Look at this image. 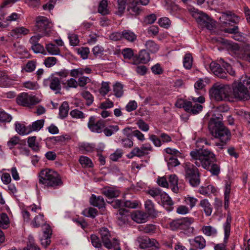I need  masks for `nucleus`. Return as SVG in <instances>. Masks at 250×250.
<instances>
[{"mask_svg": "<svg viewBox=\"0 0 250 250\" xmlns=\"http://www.w3.org/2000/svg\"><path fill=\"white\" fill-rule=\"evenodd\" d=\"M190 155L192 160L195 161L194 163L196 166H202L209 170L213 175H217L219 173V167L214 164L216 161L215 155L211 151L207 149L195 150L191 151Z\"/></svg>", "mask_w": 250, "mask_h": 250, "instance_id": "obj_1", "label": "nucleus"}, {"mask_svg": "<svg viewBox=\"0 0 250 250\" xmlns=\"http://www.w3.org/2000/svg\"><path fill=\"white\" fill-rule=\"evenodd\" d=\"M222 115L212 117L208 123V128L210 134L220 142L215 143V146L222 149L228 141L230 140L231 133L221 121Z\"/></svg>", "mask_w": 250, "mask_h": 250, "instance_id": "obj_2", "label": "nucleus"}, {"mask_svg": "<svg viewBox=\"0 0 250 250\" xmlns=\"http://www.w3.org/2000/svg\"><path fill=\"white\" fill-rule=\"evenodd\" d=\"M232 96L240 100L247 101L250 99V77L243 76L239 82L233 83Z\"/></svg>", "mask_w": 250, "mask_h": 250, "instance_id": "obj_3", "label": "nucleus"}, {"mask_svg": "<svg viewBox=\"0 0 250 250\" xmlns=\"http://www.w3.org/2000/svg\"><path fill=\"white\" fill-rule=\"evenodd\" d=\"M39 183L47 187L56 188L63 185L60 175L56 171L46 168L39 174Z\"/></svg>", "mask_w": 250, "mask_h": 250, "instance_id": "obj_4", "label": "nucleus"}, {"mask_svg": "<svg viewBox=\"0 0 250 250\" xmlns=\"http://www.w3.org/2000/svg\"><path fill=\"white\" fill-rule=\"evenodd\" d=\"M194 222V219L191 217H183L180 219L173 220L169 223V227L172 230L178 229L184 230V233L189 236L193 233L194 229L191 227Z\"/></svg>", "mask_w": 250, "mask_h": 250, "instance_id": "obj_5", "label": "nucleus"}, {"mask_svg": "<svg viewBox=\"0 0 250 250\" xmlns=\"http://www.w3.org/2000/svg\"><path fill=\"white\" fill-rule=\"evenodd\" d=\"M209 93L217 101L230 100L232 96L231 88L229 85H219L212 87Z\"/></svg>", "mask_w": 250, "mask_h": 250, "instance_id": "obj_6", "label": "nucleus"}, {"mask_svg": "<svg viewBox=\"0 0 250 250\" xmlns=\"http://www.w3.org/2000/svg\"><path fill=\"white\" fill-rule=\"evenodd\" d=\"M185 178L193 187H198L200 183V173L198 169L192 164L187 162L184 164Z\"/></svg>", "mask_w": 250, "mask_h": 250, "instance_id": "obj_7", "label": "nucleus"}, {"mask_svg": "<svg viewBox=\"0 0 250 250\" xmlns=\"http://www.w3.org/2000/svg\"><path fill=\"white\" fill-rule=\"evenodd\" d=\"M189 11L199 24L208 30L213 29L215 26L214 21L207 14L194 8H190Z\"/></svg>", "mask_w": 250, "mask_h": 250, "instance_id": "obj_8", "label": "nucleus"}, {"mask_svg": "<svg viewBox=\"0 0 250 250\" xmlns=\"http://www.w3.org/2000/svg\"><path fill=\"white\" fill-rule=\"evenodd\" d=\"M53 24L45 17L40 16L36 19L35 30L44 36H49Z\"/></svg>", "mask_w": 250, "mask_h": 250, "instance_id": "obj_9", "label": "nucleus"}, {"mask_svg": "<svg viewBox=\"0 0 250 250\" xmlns=\"http://www.w3.org/2000/svg\"><path fill=\"white\" fill-rule=\"evenodd\" d=\"M100 233L104 246L105 248L111 249L119 245V242L117 239L114 238L111 240V235L107 228H101L100 229Z\"/></svg>", "mask_w": 250, "mask_h": 250, "instance_id": "obj_10", "label": "nucleus"}, {"mask_svg": "<svg viewBox=\"0 0 250 250\" xmlns=\"http://www.w3.org/2000/svg\"><path fill=\"white\" fill-rule=\"evenodd\" d=\"M40 102L39 100L35 96H30L27 93L23 92L17 97V103L19 105L29 107L35 105Z\"/></svg>", "mask_w": 250, "mask_h": 250, "instance_id": "obj_11", "label": "nucleus"}, {"mask_svg": "<svg viewBox=\"0 0 250 250\" xmlns=\"http://www.w3.org/2000/svg\"><path fill=\"white\" fill-rule=\"evenodd\" d=\"M44 86H48L50 88L55 92V94L60 93L61 90V85L60 79L53 76L45 79L43 81Z\"/></svg>", "mask_w": 250, "mask_h": 250, "instance_id": "obj_12", "label": "nucleus"}, {"mask_svg": "<svg viewBox=\"0 0 250 250\" xmlns=\"http://www.w3.org/2000/svg\"><path fill=\"white\" fill-rule=\"evenodd\" d=\"M87 125L92 132L99 133L102 132L103 129L105 126V122L103 120L96 121V118L94 116H91L89 118Z\"/></svg>", "mask_w": 250, "mask_h": 250, "instance_id": "obj_13", "label": "nucleus"}, {"mask_svg": "<svg viewBox=\"0 0 250 250\" xmlns=\"http://www.w3.org/2000/svg\"><path fill=\"white\" fill-rule=\"evenodd\" d=\"M137 241L139 243V246L141 249H144L150 248L152 247L158 248L156 244L158 243L154 239H150L146 236H142L138 238Z\"/></svg>", "mask_w": 250, "mask_h": 250, "instance_id": "obj_14", "label": "nucleus"}, {"mask_svg": "<svg viewBox=\"0 0 250 250\" xmlns=\"http://www.w3.org/2000/svg\"><path fill=\"white\" fill-rule=\"evenodd\" d=\"M149 54L146 50H142L139 52L138 55H135L133 57V64L139 63H146L150 61Z\"/></svg>", "mask_w": 250, "mask_h": 250, "instance_id": "obj_15", "label": "nucleus"}, {"mask_svg": "<svg viewBox=\"0 0 250 250\" xmlns=\"http://www.w3.org/2000/svg\"><path fill=\"white\" fill-rule=\"evenodd\" d=\"M211 71L218 77L221 79H227L228 77L226 72L221 68L220 64L212 62L209 65Z\"/></svg>", "mask_w": 250, "mask_h": 250, "instance_id": "obj_16", "label": "nucleus"}, {"mask_svg": "<svg viewBox=\"0 0 250 250\" xmlns=\"http://www.w3.org/2000/svg\"><path fill=\"white\" fill-rule=\"evenodd\" d=\"M211 71L218 77L221 79H227L228 77L226 72L221 68L220 64L212 62L209 65Z\"/></svg>", "mask_w": 250, "mask_h": 250, "instance_id": "obj_17", "label": "nucleus"}, {"mask_svg": "<svg viewBox=\"0 0 250 250\" xmlns=\"http://www.w3.org/2000/svg\"><path fill=\"white\" fill-rule=\"evenodd\" d=\"M141 6L139 3V0H132L129 2L127 11L129 14L133 16H137L142 11Z\"/></svg>", "mask_w": 250, "mask_h": 250, "instance_id": "obj_18", "label": "nucleus"}, {"mask_svg": "<svg viewBox=\"0 0 250 250\" xmlns=\"http://www.w3.org/2000/svg\"><path fill=\"white\" fill-rule=\"evenodd\" d=\"M130 217L137 223H143L146 221L148 216L144 212L136 210L130 215Z\"/></svg>", "mask_w": 250, "mask_h": 250, "instance_id": "obj_19", "label": "nucleus"}, {"mask_svg": "<svg viewBox=\"0 0 250 250\" xmlns=\"http://www.w3.org/2000/svg\"><path fill=\"white\" fill-rule=\"evenodd\" d=\"M160 198L163 206L165 207L168 211H171L173 208L172 207L173 202L171 198L164 192H162Z\"/></svg>", "mask_w": 250, "mask_h": 250, "instance_id": "obj_20", "label": "nucleus"}, {"mask_svg": "<svg viewBox=\"0 0 250 250\" xmlns=\"http://www.w3.org/2000/svg\"><path fill=\"white\" fill-rule=\"evenodd\" d=\"M89 202L91 205L98 207L99 208L104 207L105 205L104 199L102 196H96L95 194H92L89 199Z\"/></svg>", "mask_w": 250, "mask_h": 250, "instance_id": "obj_21", "label": "nucleus"}, {"mask_svg": "<svg viewBox=\"0 0 250 250\" xmlns=\"http://www.w3.org/2000/svg\"><path fill=\"white\" fill-rule=\"evenodd\" d=\"M199 206L203 208L206 216H209L211 214L212 208L208 199L201 200Z\"/></svg>", "mask_w": 250, "mask_h": 250, "instance_id": "obj_22", "label": "nucleus"}, {"mask_svg": "<svg viewBox=\"0 0 250 250\" xmlns=\"http://www.w3.org/2000/svg\"><path fill=\"white\" fill-rule=\"evenodd\" d=\"M102 193L110 199L118 197L120 195V192L118 190H115L110 187H107L103 188Z\"/></svg>", "mask_w": 250, "mask_h": 250, "instance_id": "obj_23", "label": "nucleus"}, {"mask_svg": "<svg viewBox=\"0 0 250 250\" xmlns=\"http://www.w3.org/2000/svg\"><path fill=\"white\" fill-rule=\"evenodd\" d=\"M10 2V0H7L5 1L0 6V27H5L8 25L9 23L7 21V18L5 19V13L1 11V9H2L6 5Z\"/></svg>", "mask_w": 250, "mask_h": 250, "instance_id": "obj_24", "label": "nucleus"}, {"mask_svg": "<svg viewBox=\"0 0 250 250\" xmlns=\"http://www.w3.org/2000/svg\"><path fill=\"white\" fill-rule=\"evenodd\" d=\"M145 208L149 215L156 216L157 211L154 208V204L150 200H147L145 204Z\"/></svg>", "mask_w": 250, "mask_h": 250, "instance_id": "obj_25", "label": "nucleus"}, {"mask_svg": "<svg viewBox=\"0 0 250 250\" xmlns=\"http://www.w3.org/2000/svg\"><path fill=\"white\" fill-rule=\"evenodd\" d=\"M231 221V217L228 215L224 226L225 233L224 242L225 243H227L228 239L230 235Z\"/></svg>", "mask_w": 250, "mask_h": 250, "instance_id": "obj_26", "label": "nucleus"}, {"mask_svg": "<svg viewBox=\"0 0 250 250\" xmlns=\"http://www.w3.org/2000/svg\"><path fill=\"white\" fill-rule=\"evenodd\" d=\"M117 215H118V220L123 223H125L127 221L129 217L128 210L124 208L119 209Z\"/></svg>", "mask_w": 250, "mask_h": 250, "instance_id": "obj_27", "label": "nucleus"}, {"mask_svg": "<svg viewBox=\"0 0 250 250\" xmlns=\"http://www.w3.org/2000/svg\"><path fill=\"white\" fill-rule=\"evenodd\" d=\"M16 131L21 135L28 134L31 133V130H29V126H25L24 125L17 123L15 125Z\"/></svg>", "mask_w": 250, "mask_h": 250, "instance_id": "obj_28", "label": "nucleus"}, {"mask_svg": "<svg viewBox=\"0 0 250 250\" xmlns=\"http://www.w3.org/2000/svg\"><path fill=\"white\" fill-rule=\"evenodd\" d=\"M28 145L34 151L38 152L40 150V146L39 144L36 142V137L32 136L28 138Z\"/></svg>", "mask_w": 250, "mask_h": 250, "instance_id": "obj_29", "label": "nucleus"}, {"mask_svg": "<svg viewBox=\"0 0 250 250\" xmlns=\"http://www.w3.org/2000/svg\"><path fill=\"white\" fill-rule=\"evenodd\" d=\"M192 241L194 242L196 244L195 246L200 249H203L206 247V240L204 237L201 236L195 237L192 241L191 240H189V242L191 245H192V243H191Z\"/></svg>", "mask_w": 250, "mask_h": 250, "instance_id": "obj_30", "label": "nucleus"}, {"mask_svg": "<svg viewBox=\"0 0 250 250\" xmlns=\"http://www.w3.org/2000/svg\"><path fill=\"white\" fill-rule=\"evenodd\" d=\"M69 107L67 102L62 103L59 108V115L62 119L65 118L68 115Z\"/></svg>", "mask_w": 250, "mask_h": 250, "instance_id": "obj_31", "label": "nucleus"}, {"mask_svg": "<svg viewBox=\"0 0 250 250\" xmlns=\"http://www.w3.org/2000/svg\"><path fill=\"white\" fill-rule=\"evenodd\" d=\"M123 85L119 82H116L114 84L113 90L114 92V95L117 98H120L123 95Z\"/></svg>", "mask_w": 250, "mask_h": 250, "instance_id": "obj_32", "label": "nucleus"}, {"mask_svg": "<svg viewBox=\"0 0 250 250\" xmlns=\"http://www.w3.org/2000/svg\"><path fill=\"white\" fill-rule=\"evenodd\" d=\"M44 123L43 119L37 120L32 123V125H29V130L31 132L34 131H39L43 127Z\"/></svg>", "mask_w": 250, "mask_h": 250, "instance_id": "obj_33", "label": "nucleus"}, {"mask_svg": "<svg viewBox=\"0 0 250 250\" xmlns=\"http://www.w3.org/2000/svg\"><path fill=\"white\" fill-rule=\"evenodd\" d=\"M145 45L146 49L152 53H156L159 48V45L152 40L147 41Z\"/></svg>", "mask_w": 250, "mask_h": 250, "instance_id": "obj_34", "label": "nucleus"}, {"mask_svg": "<svg viewBox=\"0 0 250 250\" xmlns=\"http://www.w3.org/2000/svg\"><path fill=\"white\" fill-rule=\"evenodd\" d=\"M29 32V29L24 27H18L16 28L15 29L12 30L11 33V35L16 36L17 37H19L21 35H25L28 34Z\"/></svg>", "mask_w": 250, "mask_h": 250, "instance_id": "obj_35", "label": "nucleus"}, {"mask_svg": "<svg viewBox=\"0 0 250 250\" xmlns=\"http://www.w3.org/2000/svg\"><path fill=\"white\" fill-rule=\"evenodd\" d=\"M10 84V80L3 71H0V87H7Z\"/></svg>", "mask_w": 250, "mask_h": 250, "instance_id": "obj_36", "label": "nucleus"}, {"mask_svg": "<svg viewBox=\"0 0 250 250\" xmlns=\"http://www.w3.org/2000/svg\"><path fill=\"white\" fill-rule=\"evenodd\" d=\"M203 233L208 236H214L217 234V231L216 229L210 226H205L202 228Z\"/></svg>", "mask_w": 250, "mask_h": 250, "instance_id": "obj_37", "label": "nucleus"}, {"mask_svg": "<svg viewBox=\"0 0 250 250\" xmlns=\"http://www.w3.org/2000/svg\"><path fill=\"white\" fill-rule=\"evenodd\" d=\"M79 162L83 167H92L93 164L90 158L84 156H81L79 158Z\"/></svg>", "mask_w": 250, "mask_h": 250, "instance_id": "obj_38", "label": "nucleus"}, {"mask_svg": "<svg viewBox=\"0 0 250 250\" xmlns=\"http://www.w3.org/2000/svg\"><path fill=\"white\" fill-rule=\"evenodd\" d=\"M46 49L47 52L51 55H57L60 54V50L59 48L55 44L48 43L46 44Z\"/></svg>", "mask_w": 250, "mask_h": 250, "instance_id": "obj_39", "label": "nucleus"}, {"mask_svg": "<svg viewBox=\"0 0 250 250\" xmlns=\"http://www.w3.org/2000/svg\"><path fill=\"white\" fill-rule=\"evenodd\" d=\"M169 183L172 186V190L177 193L178 191V177L176 175H170L169 177Z\"/></svg>", "mask_w": 250, "mask_h": 250, "instance_id": "obj_40", "label": "nucleus"}, {"mask_svg": "<svg viewBox=\"0 0 250 250\" xmlns=\"http://www.w3.org/2000/svg\"><path fill=\"white\" fill-rule=\"evenodd\" d=\"M118 11L116 12V14L118 15L121 16L125 12L126 7V4L127 3V0H118Z\"/></svg>", "mask_w": 250, "mask_h": 250, "instance_id": "obj_41", "label": "nucleus"}, {"mask_svg": "<svg viewBox=\"0 0 250 250\" xmlns=\"http://www.w3.org/2000/svg\"><path fill=\"white\" fill-rule=\"evenodd\" d=\"M9 225V220L7 215L5 213L0 214V227L3 229H7Z\"/></svg>", "mask_w": 250, "mask_h": 250, "instance_id": "obj_42", "label": "nucleus"}, {"mask_svg": "<svg viewBox=\"0 0 250 250\" xmlns=\"http://www.w3.org/2000/svg\"><path fill=\"white\" fill-rule=\"evenodd\" d=\"M32 224L34 228H38L45 224L43 220V215L39 214L36 216L32 222Z\"/></svg>", "mask_w": 250, "mask_h": 250, "instance_id": "obj_43", "label": "nucleus"}, {"mask_svg": "<svg viewBox=\"0 0 250 250\" xmlns=\"http://www.w3.org/2000/svg\"><path fill=\"white\" fill-rule=\"evenodd\" d=\"M67 139H68V138H66V135H61L49 137L47 138V140L51 141L54 144H56L57 143L62 144Z\"/></svg>", "mask_w": 250, "mask_h": 250, "instance_id": "obj_44", "label": "nucleus"}, {"mask_svg": "<svg viewBox=\"0 0 250 250\" xmlns=\"http://www.w3.org/2000/svg\"><path fill=\"white\" fill-rule=\"evenodd\" d=\"M184 66L188 69H190L192 65V57L190 54H187L183 61Z\"/></svg>", "mask_w": 250, "mask_h": 250, "instance_id": "obj_45", "label": "nucleus"}, {"mask_svg": "<svg viewBox=\"0 0 250 250\" xmlns=\"http://www.w3.org/2000/svg\"><path fill=\"white\" fill-rule=\"evenodd\" d=\"M107 7V0H102L101 1L99 7L98 12L101 14L104 15L108 14Z\"/></svg>", "mask_w": 250, "mask_h": 250, "instance_id": "obj_46", "label": "nucleus"}, {"mask_svg": "<svg viewBox=\"0 0 250 250\" xmlns=\"http://www.w3.org/2000/svg\"><path fill=\"white\" fill-rule=\"evenodd\" d=\"M123 38L129 42H133L136 36L134 33L129 30H124L122 32Z\"/></svg>", "mask_w": 250, "mask_h": 250, "instance_id": "obj_47", "label": "nucleus"}, {"mask_svg": "<svg viewBox=\"0 0 250 250\" xmlns=\"http://www.w3.org/2000/svg\"><path fill=\"white\" fill-rule=\"evenodd\" d=\"M82 97L86 101V104L90 105L93 102V97L88 91H84L81 93Z\"/></svg>", "mask_w": 250, "mask_h": 250, "instance_id": "obj_48", "label": "nucleus"}, {"mask_svg": "<svg viewBox=\"0 0 250 250\" xmlns=\"http://www.w3.org/2000/svg\"><path fill=\"white\" fill-rule=\"evenodd\" d=\"M57 62V59L54 57H48L44 60L43 64L46 67L49 68L55 65Z\"/></svg>", "mask_w": 250, "mask_h": 250, "instance_id": "obj_49", "label": "nucleus"}, {"mask_svg": "<svg viewBox=\"0 0 250 250\" xmlns=\"http://www.w3.org/2000/svg\"><path fill=\"white\" fill-rule=\"evenodd\" d=\"M83 213L86 216L94 218L98 214V210L95 208L90 207L88 209H84L83 211Z\"/></svg>", "mask_w": 250, "mask_h": 250, "instance_id": "obj_50", "label": "nucleus"}, {"mask_svg": "<svg viewBox=\"0 0 250 250\" xmlns=\"http://www.w3.org/2000/svg\"><path fill=\"white\" fill-rule=\"evenodd\" d=\"M122 54L124 59L130 60L132 58L133 59L134 56L133 51L132 49L126 48L122 50Z\"/></svg>", "mask_w": 250, "mask_h": 250, "instance_id": "obj_51", "label": "nucleus"}, {"mask_svg": "<svg viewBox=\"0 0 250 250\" xmlns=\"http://www.w3.org/2000/svg\"><path fill=\"white\" fill-rule=\"evenodd\" d=\"M180 165V162L178 159L173 156H171L167 162V166L169 169L175 167Z\"/></svg>", "mask_w": 250, "mask_h": 250, "instance_id": "obj_52", "label": "nucleus"}, {"mask_svg": "<svg viewBox=\"0 0 250 250\" xmlns=\"http://www.w3.org/2000/svg\"><path fill=\"white\" fill-rule=\"evenodd\" d=\"M192 104L191 102L185 100L179 106L177 105V104H176V105L179 108H183L186 112L190 113V110L192 107Z\"/></svg>", "mask_w": 250, "mask_h": 250, "instance_id": "obj_53", "label": "nucleus"}, {"mask_svg": "<svg viewBox=\"0 0 250 250\" xmlns=\"http://www.w3.org/2000/svg\"><path fill=\"white\" fill-rule=\"evenodd\" d=\"M119 129L118 125H110L109 128H105L103 130V132L106 136H110L113 133L114 131H117Z\"/></svg>", "mask_w": 250, "mask_h": 250, "instance_id": "obj_54", "label": "nucleus"}, {"mask_svg": "<svg viewBox=\"0 0 250 250\" xmlns=\"http://www.w3.org/2000/svg\"><path fill=\"white\" fill-rule=\"evenodd\" d=\"M110 91V87L108 82H103L102 86L99 89L100 93L103 96L106 95Z\"/></svg>", "mask_w": 250, "mask_h": 250, "instance_id": "obj_55", "label": "nucleus"}, {"mask_svg": "<svg viewBox=\"0 0 250 250\" xmlns=\"http://www.w3.org/2000/svg\"><path fill=\"white\" fill-rule=\"evenodd\" d=\"M36 68V62L34 61H29L25 66L22 69V71L24 70L27 72H33Z\"/></svg>", "mask_w": 250, "mask_h": 250, "instance_id": "obj_56", "label": "nucleus"}, {"mask_svg": "<svg viewBox=\"0 0 250 250\" xmlns=\"http://www.w3.org/2000/svg\"><path fill=\"white\" fill-rule=\"evenodd\" d=\"M91 242L92 245L97 248H99L102 246V244L99 238L95 234H91L90 235Z\"/></svg>", "mask_w": 250, "mask_h": 250, "instance_id": "obj_57", "label": "nucleus"}, {"mask_svg": "<svg viewBox=\"0 0 250 250\" xmlns=\"http://www.w3.org/2000/svg\"><path fill=\"white\" fill-rule=\"evenodd\" d=\"M138 205V202L136 200H125L123 201V207L126 208H135L137 207Z\"/></svg>", "mask_w": 250, "mask_h": 250, "instance_id": "obj_58", "label": "nucleus"}, {"mask_svg": "<svg viewBox=\"0 0 250 250\" xmlns=\"http://www.w3.org/2000/svg\"><path fill=\"white\" fill-rule=\"evenodd\" d=\"M223 15H226L227 17H230V18L228 19L230 22L238 23L240 21V18L238 16H236L234 14H232L231 12H227L224 13Z\"/></svg>", "mask_w": 250, "mask_h": 250, "instance_id": "obj_59", "label": "nucleus"}, {"mask_svg": "<svg viewBox=\"0 0 250 250\" xmlns=\"http://www.w3.org/2000/svg\"><path fill=\"white\" fill-rule=\"evenodd\" d=\"M156 20V15L154 14H152L145 17L144 20V23L146 24H151L154 23Z\"/></svg>", "mask_w": 250, "mask_h": 250, "instance_id": "obj_60", "label": "nucleus"}, {"mask_svg": "<svg viewBox=\"0 0 250 250\" xmlns=\"http://www.w3.org/2000/svg\"><path fill=\"white\" fill-rule=\"evenodd\" d=\"M20 141V139L17 136H14L10 138L9 141L7 142V145L10 149L13 148L15 146L18 144Z\"/></svg>", "mask_w": 250, "mask_h": 250, "instance_id": "obj_61", "label": "nucleus"}, {"mask_svg": "<svg viewBox=\"0 0 250 250\" xmlns=\"http://www.w3.org/2000/svg\"><path fill=\"white\" fill-rule=\"evenodd\" d=\"M203 106L199 104L195 103L194 104H192V107L190 110V113L195 115L199 113L202 110Z\"/></svg>", "mask_w": 250, "mask_h": 250, "instance_id": "obj_62", "label": "nucleus"}, {"mask_svg": "<svg viewBox=\"0 0 250 250\" xmlns=\"http://www.w3.org/2000/svg\"><path fill=\"white\" fill-rule=\"evenodd\" d=\"M185 201L186 203L189 205L190 208H192L195 206L196 203L198 201V200L195 198L188 196L185 198Z\"/></svg>", "mask_w": 250, "mask_h": 250, "instance_id": "obj_63", "label": "nucleus"}, {"mask_svg": "<svg viewBox=\"0 0 250 250\" xmlns=\"http://www.w3.org/2000/svg\"><path fill=\"white\" fill-rule=\"evenodd\" d=\"M242 59L245 61L250 62V45H247L245 47Z\"/></svg>", "mask_w": 250, "mask_h": 250, "instance_id": "obj_64", "label": "nucleus"}]
</instances>
